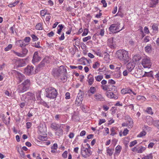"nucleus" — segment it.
I'll use <instances>...</instances> for the list:
<instances>
[{
    "mask_svg": "<svg viewBox=\"0 0 159 159\" xmlns=\"http://www.w3.org/2000/svg\"><path fill=\"white\" fill-rule=\"evenodd\" d=\"M67 71L66 68L62 66H60L58 68L53 69L52 71V74L56 79H59L65 82L67 79Z\"/></svg>",
    "mask_w": 159,
    "mask_h": 159,
    "instance_id": "f257e3e1",
    "label": "nucleus"
},
{
    "mask_svg": "<svg viewBox=\"0 0 159 159\" xmlns=\"http://www.w3.org/2000/svg\"><path fill=\"white\" fill-rule=\"evenodd\" d=\"M116 56L119 60L123 61L125 64H126L131 60L128 51L125 50H119L116 52Z\"/></svg>",
    "mask_w": 159,
    "mask_h": 159,
    "instance_id": "f03ea898",
    "label": "nucleus"
},
{
    "mask_svg": "<svg viewBox=\"0 0 159 159\" xmlns=\"http://www.w3.org/2000/svg\"><path fill=\"white\" fill-rule=\"evenodd\" d=\"M30 85V80L29 79H27L18 86L17 91L19 93H23L29 89Z\"/></svg>",
    "mask_w": 159,
    "mask_h": 159,
    "instance_id": "7ed1b4c3",
    "label": "nucleus"
},
{
    "mask_svg": "<svg viewBox=\"0 0 159 159\" xmlns=\"http://www.w3.org/2000/svg\"><path fill=\"white\" fill-rule=\"evenodd\" d=\"M46 97L50 98H54L57 95V92L56 89L52 87H49L46 89Z\"/></svg>",
    "mask_w": 159,
    "mask_h": 159,
    "instance_id": "20e7f679",
    "label": "nucleus"
},
{
    "mask_svg": "<svg viewBox=\"0 0 159 159\" xmlns=\"http://www.w3.org/2000/svg\"><path fill=\"white\" fill-rule=\"evenodd\" d=\"M81 150L82 155L84 158L90 157L92 154V152L90 149L83 147L81 148Z\"/></svg>",
    "mask_w": 159,
    "mask_h": 159,
    "instance_id": "39448f33",
    "label": "nucleus"
},
{
    "mask_svg": "<svg viewBox=\"0 0 159 159\" xmlns=\"http://www.w3.org/2000/svg\"><path fill=\"white\" fill-rule=\"evenodd\" d=\"M142 64L145 68H150L152 65V63L150 58L147 57L142 59Z\"/></svg>",
    "mask_w": 159,
    "mask_h": 159,
    "instance_id": "423d86ee",
    "label": "nucleus"
},
{
    "mask_svg": "<svg viewBox=\"0 0 159 159\" xmlns=\"http://www.w3.org/2000/svg\"><path fill=\"white\" fill-rule=\"evenodd\" d=\"M13 52L16 55L19 57H24L27 54L28 50L25 48H22L21 51L20 52H16L14 51H13Z\"/></svg>",
    "mask_w": 159,
    "mask_h": 159,
    "instance_id": "0eeeda50",
    "label": "nucleus"
},
{
    "mask_svg": "<svg viewBox=\"0 0 159 159\" xmlns=\"http://www.w3.org/2000/svg\"><path fill=\"white\" fill-rule=\"evenodd\" d=\"M34 67L32 66H28L24 69V73L25 74L30 75L35 73Z\"/></svg>",
    "mask_w": 159,
    "mask_h": 159,
    "instance_id": "6e6552de",
    "label": "nucleus"
},
{
    "mask_svg": "<svg viewBox=\"0 0 159 159\" xmlns=\"http://www.w3.org/2000/svg\"><path fill=\"white\" fill-rule=\"evenodd\" d=\"M109 29L111 32L114 33L118 32L122 30L120 29L119 25L114 24L110 25Z\"/></svg>",
    "mask_w": 159,
    "mask_h": 159,
    "instance_id": "1a4fd4ad",
    "label": "nucleus"
},
{
    "mask_svg": "<svg viewBox=\"0 0 159 159\" xmlns=\"http://www.w3.org/2000/svg\"><path fill=\"white\" fill-rule=\"evenodd\" d=\"M14 61L18 67H22L25 65V61L23 59L18 58L14 59Z\"/></svg>",
    "mask_w": 159,
    "mask_h": 159,
    "instance_id": "9d476101",
    "label": "nucleus"
},
{
    "mask_svg": "<svg viewBox=\"0 0 159 159\" xmlns=\"http://www.w3.org/2000/svg\"><path fill=\"white\" fill-rule=\"evenodd\" d=\"M38 52H35L33 55L32 62L33 63L38 62L41 60V57L38 55Z\"/></svg>",
    "mask_w": 159,
    "mask_h": 159,
    "instance_id": "9b49d317",
    "label": "nucleus"
},
{
    "mask_svg": "<svg viewBox=\"0 0 159 159\" xmlns=\"http://www.w3.org/2000/svg\"><path fill=\"white\" fill-rule=\"evenodd\" d=\"M50 62L49 59L48 57H46L44 58L38 66V68H42L44 67L46 64Z\"/></svg>",
    "mask_w": 159,
    "mask_h": 159,
    "instance_id": "f8f14e48",
    "label": "nucleus"
},
{
    "mask_svg": "<svg viewBox=\"0 0 159 159\" xmlns=\"http://www.w3.org/2000/svg\"><path fill=\"white\" fill-rule=\"evenodd\" d=\"M106 95L108 98H110L116 99L118 98V96L114 94L112 92H106Z\"/></svg>",
    "mask_w": 159,
    "mask_h": 159,
    "instance_id": "ddd939ff",
    "label": "nucleus"
},
{
    "mask_svg": "<svg viewBox=\"0 0 159 159\" xmlns=\"http://www.w3.org/2000/svg\"><path fill=\"white\" fill-rule=\"evenodd\" d=\"M94 98L98 101H102L104 100V97L100 94L96 93L94 95Z\"/></svg>",
    "mask_w": 159,
    "mask_h": 159,
    "instance_id": "4468645a",
    "label": "nucleus"
},
{
    "mask_svg": "<svg viewBox=\"0 0 159 159\" xmlns=\"http://www.w3.org/2000/svg\"><path fill=\"white\" fill-rule=\"evenodd\" d=\"M88 82L89 85H91L94 82V78L93 76L90 74L88 77Z\"/></svg>",
    "mask_w": 159,
    "mask_h": 159,
    "instance_id": "2eb2a0df",
    "label": "nucleus"
},
{
    "mask_svg": "<svg viewBox=\"0 0 159 159\" xmlns=\"http://www.w3.org/2000/svg\"><path fill=\"white\" fill-rule=\"evenodd\" d=\"M17 75L18 79L19 80V83L21 82L25 79V77L23 74L19 72H17Z\"/></svg>",
    "mask_w": 159,
    "mask_h": 159,
    "instance_id": "dca6fc26",
    "label": "nucleus"
},
{
    "mask_svg": "<svg viewBox=\"0 0 159 159\" xmlns=\"http://www.w3.org/2000/svg\"><path fill=\"white\" fill-rule=\"evenodd\" d=\"M131 60L128 62L127 65V68L129 72H130L132 71L134 67V65H133L132 63H130Z\"/></svg>",
    "mask_w": 159,
    "mask_h": 159,
    "instance_id": "f3484780",
    "label": "nucleus"
},
{
    "mask_svg": "<svg viewBox=\"0 0 159 159\" xmlns=\"http://www.w3.org/2000/svg\"><path fill=\"white\" fill-rule=\"evenodd\" d=\"M61 127V125H59L56 123H52L51 125V128L54 129L55 130H57Z\"/></svg>",
    "mask_w": 159,
    "mask_h": 159,
    "instance_id": "a211bd4d",
    "label": "nucleus"
},
{
    "mask_svg": "<svg viewBox=\"0 0 159 159\" xmlns=\"http://www.w3.org/2000/svg\"><path fill=\"white\" fill-rule=\"evenodd\" d=\"M96 91V89L95 87H91L88 91V93H89V96H90L91 95L90 94V93H91L92 94H94Z\"/></svg>",
    "mask_w": 159,
    "mask_h": 159,
    "instance_id": "6ab92c4d",
    "label": "nucleus"
},
{
    "mask_svg": "<svg viewBox=\"0 0 159 159\" xmlns=\"http://www.w3.org/2000/svg\"><path fill=\"white\" fill-rule=\"evenodd\" d=\"M132 90L131 89H123L121 90V92L122 94H125L126 93H129L130 94Z\"/></svg>",
    "mask_w": 159,
    "mask_h": 159,
    "instance_id": "aec40b11",
    "label": "nucleus"
},
{
    "mask_svg": "<svg viewBox=\"0 0 159 159\" xmlns=\"http://www.w3.org/2000/svg\"><path fill=\"white\" fill-rule=\"evenodd\" d=\"M151 1L150 7H155L158 3V0H150Z\"/></svg>",
    "mask_w": 159,
    "mask_h": 159,
    "instance_id": "412c9836",
    "label": "nucleus"
},
{
    "mask_svg": "<svg viewBox=\"0 0 159 159\" xmlns=\"http://www.w3.org/2000/svg\"><path fill=\"white\" fill-rule=\"evenodd\" d=\"M19 46L22 48H25V47L28 45V43H26L23 40H20L19 41Z\"/></svg>",
    "mask_w": 159,
    "mask_h": 159,
    "instance_id": "4be33fe9",
    "label": "nucleus"
},
{
    "mask_svg": "<svg viewBox=\"0 0 159 159\" xmlns=\"http://www.w3.org/2000/svg\"><path fill=\"white\" fill-rule=\"evenodd\" d=\"M153 72L152 71H150L149 72H145V74L143 77L147 76L148 77H152V78H154L153 75Z\"/></svg>",
    "mask_w": 159,
    "mask_h": 159,
    "instance_id": "5701e85b",
    "label": "nucleus"
},
{
    "mask_svg": "<svg viewBox=\"0 0 159 159\" xmlns=\"http://www.w3.org/2000/svg\"><path fill=\"white\" fill-rule=\"evenodd\" d=\"M109 91H116V87L113 85L112 84L109 85Z\"/></svg>",
    "mask_w": 159,
    "mask_h": 159,
    "instance_id": "b1692460",
    "label": "nucleus"
},
{
    "mask_svg": "<svg viewBox=\"0 0 159 159\" xmlns=\"http://www.w3.org/2000/svg\"><path fill=\"white\" fill-rule=\"evenodd\" d=\"M145 147L141 146L138 148V153H141L143 152L146 149Z\"/></svg>",
    "mask_w": 159,
    "mask_h": 159,
    "instance_id": "393cba45",
    "label": "nucleus"
},
{
    "mask_svg": "<svg viewBox=\"0 0 159 159\" xmlns=\"http://www.w3.org/2000/svg\"><path fill=\"white\" fill-rule=\"evenodd\" d=\"M114 149L113 148H107V152L109 156H111L113 153Z\"/></svg>",
    "mask_w": 159,
    "mask_h": 159,
    "instance_id": "a878e982",
    "label": "nucleus"
},
{
    "mask_svg": "<svg viewBox=\"0 0 159 159\" xmlns=\"http://www.w3.org/2000/svg\"><path fill=\"white\" fill-rule=\"evenodd\" d=\"M57 131L55 133L56 135L58 136H60L63 134V130L60 127L58 129Z\"/></svg>",
    "mask_w": 159,
    "mask_h": 159,
    "instance_id": "bb28decb",
    "label": "nucleus"
},
{
    "mask_svg": "<svg viewBox=\"0 0 159 159\" xmlns=\"http://www.w3.org/2000/svg\"><path fill=\"white\" fill-rule=\"evenodd\" d=\"M152 28L154 33H157L158 32V26L157 24H153L152 26Z\"/></svg>",
    "mask_w": 159,
    "mask_h": 159,
    "instance_id": "cd10ccee",
    "label": "nucleus"
},
{
    "mask_svg": "<svg viewBox=\"0 0 159 159\" xmlns=\"http://www.w3.org/2000/svg\"><path fill=\"white\" fill-rule=\"evenodd\" d=\"M146 52H150L151 51L152 47L151 45H147L144 48Z\"/></svg>",
    "mask_w": 159,
    "mask_h": 159,
    "instance_id": "c85d7f7f",
    "label": "nucleus"
},
{
    "mask_svg": "<svg viewBox=\"0 0 159 159\" xmlns=\"http://www.w3.org/2000/svg\"><path fill=\"white\" fill-rule=\"evenodd\" d=\"M35 29L38 30H42L43 28L41 24L40 23L37 24L35 26Z\"/></svg>",
    "mask_w": 159,
    "mask_h": 159,
    "instance_id": "c756f323",
    "label": "nucleus"
},
{
    "mask_svg": "<svg viewBox=\"0 0 159 159\" xmlns=\"http://www.w3.org/2000/svg\"><path fill=\"white\" fill-rule=\"evenodd\" d=\"M58 27H59V29L58 30L57 33L58 34H60L61 31L64 28V26L62 24H60L58 25Z\"/></svg>",
    "mask_w": 159,
    "mask_h": 159,
    "instance_id": "7c9ffc66",
    "label": "nucleus"
},
{
    "mask_svg": "<svg viewBox=\"0 0 159 159\" xmlns=\"http://www.w3.org/2000/svg\"><path fill=\"white\" fill-rule=\"evenodd\" d=\"M121 149L122 148L120 146H117L116 148L115 149L116 152L117 153H119L121 151Z\"/></svg>",
    "mask_w": 159,
    "mask_h": 159,
    "instance_id": "2f4dec72",
    "label": "nucleus"
},
{
    "mask_svg": "<svg viewBox=\"0 0 159 159\" xmlns=\"http://www.w3.org/2000/svg\"><path fill=\"white\" fill-rule=\"evenodd\" d=\"M153 157L152 156V153H150L147 155L146 156H145L142 158V159H151Z\"/></svg>",
    "mask_w": 159,
    "mask_h": 159,
    "instance_id": "473e14b6",
    "label": "nucleus"
},
{
    "mask_svg": "<svg viewBox=\"0 0 159 159\" xmlns=\"http://www.w3.org/2000/svg\"><path fill=\"white\" fill-rule=\"evenodd\" d=\"M146 111L148 114L151 115H152L153 113L152 111V109L151 107H148L146 110Z\"/></svg>",
    "mask_w": 159,
    "mask_h": 159,
    "instance_id": "72a5a7b5",
    "label": "nucleus"
},
{
    "mask_svg": "<svg viewBox=\"0 0 159 159\" xmlns=\"http://www.w3.org/2000/svg\"><path fill=\"white\" fill-rule=\"evenodd\" d=\"M95 78L97 81L99 82L102 79L103 76L101 75H98L97 76H95Z\"/></svg>",
    "mask_w": 159,
    "mask_h": 159,
    "instance_id": "f704fd0d",
    "label": "nucleus"
},
{
    "mask_svg": "<svg viewBox=\"0 0 159 159\" xmlns=\"http://www.w3.org/2000/svg\"><path fill=\"white\" fill-rule=\"evenodd\" d=\"M146 132L145 131H142L138 135V137H141L146 135Z\"/></svg>",
    "mask_w": 159,
    "mask_h": 159,
    "instance_id": "c9c22d12",
    "label": "nucleus"
},
{
    "mask_svg": "<svg viewBox=\"0 0 159 159\" xmlns=\"http://www.w3.org/2000/svg\"><path fill=\"white\" fill-rule=\"evenodd\" d=\"M137 99L138 100H142L143 101H145L146 98L143 96L139 95L137 97Z\"/></svg>",
    "mask_w": 159,
    "mask_h": 159,
    "instance_id": "e433bc0d",
    "label": "nucleus"
},
{
    "mask_svg": "<svg viewBox=\"0 0 159 159\" xmlns=\"http://www.w3.org/2000/svg\"><path fill=\"white\" fill-rule=\"evenodd\" d=\"M99 66L100 63L98 61H97L93 65V67L94 69H97Z\"/></svg>",
    "mask_w": 159,
    "mask_h": 159,
    "instance_id": "4c0bfd02",
    "label": "nucleus"
},
{
    "mask_svg": "<svg viewBox=\"0 0 159 159\" xmlns=\"http://www.w3.org/2000/svg\"><path fill=\"white\" fill-rule=\"evenodd\" d=\"M128 123L129 124V125H127L128 127L131 128L133 126V121L131 120H129L128 121Z\"/></svg>",
    "mask_w": 159,
    "mask_h": 159,
    "instance_id": "58836bf2",
    "label": "nucleus"
},
{
    "mask_svg": "<svg viewBox=\"0 0 159 159\" xmlns=\"http://www.w3.org/2000/svg\"><path fill=\"white\" fill-rule=\"evenodd\" d=\"M150 38L149 36H147L144 38L143 41L147 43L149 41Z\"/></svg>",
    "mask_w": 159,
    "mask_h": 159,
    "instance_id": "ea45409f",
    "label": "nucleus"
},
{
    "mask_svg": "<svg viewBox=\"0 0 159 159\" xmlns=\"http://www.w3.org/2000/svg\"><path fill=\"white\" fill-rule=\"evenodd\" d=\"M12 48V45L10 44L8 46L5 48L4 50L6 51H7L10 50Z\"/></svg>",
    "mask_w": 159,
    "mask_h": 159,
    "instance_id": "a19ab883",
    "label": "nucleus"
},
{
    "mask_svg": "<svg viewBox=\"0 0 159 159\" xmlns=\"http://www.w3.org/2000/svg\"><path fill=\"white\" fill-rule=\"evenodd\" d=\"M31 40L30 38L29 37H27L24 39L23 41H24L25 43H28Z\"/></svg>",
    "mask_w": 159,
    "mask_h": 159,
    "instance_id": "79ce46f5",
    "label": "nucleus"
},
{
    "mask_svg": "<svg viewBox=\"0 0 159 159\" xmlns=\"http://www.w3.org/2000/svg\"><path fill=\"white\" fill-rule=\"evenodd\" d=\"M40 42H38L37 43H35L34 46L37 48H41V47L40 45Z\"/></svg>",
    "mask_w": 159,
    "mask_h": 159,
    "instance_id": "37998d69",
    "label": "nucleus"
},
{
    "mask_svg": "<svg viewBox=\"0 0 159 159\" xmlns=\"http://www.w3.org/2000/svg\"><path fill=\"white\" fill-rule=\"evenodd\" d=\"M102 89L104 90L105 91H109V85H105L103 86L102 85L101 86Z\"/></svg>",
    "mask_w": 159,
    "mask_h": 159,
    "instance_id": "c03bdc74",
    "label": "nucleus"
},
{
    "mask_svg": "<svg viewBox=\"0 0 159 159\" xmlns=\"http://www.w3.org/2000/svg\"><path fill=\"white\" fill-rule=\"evenodd\" d=\"M81 99H79V98L77 99V98L75 101L76 104H77V105H80L81 103Z\"/></svg>",
    "mask_w": 159,
    "mask_h": 159,
    "instance_id": "a18cd8bd",
    "label": "nucleus"
},
{
    "mask_svg": "<svg viewBox=\"0 0 159 159\" xmlns=\"http://www.w3.org/2000/svg\"><path fill=\"white\" fill-rule=\"evenodd\" d=\"M88 29H84L83 33L82 34V36H84L86 35L88 33Z\"/></svg>",
    "mask_w": 159,
    "mask_h": 159,
    "instance_id": "49530a36",
    "label": "nucleus"
},
{
    "mask_svg": "<svg viewBox=\"0 0 159 159\" xmlns=\"http://www.w3.org/2000/svg\"><path fill=\"white\" fill-rule=\"evenodd\" d=\"M137 141L136 140H135L133 141H132L130 143L129 147H132L135 145L136 144H137Z\"/></svg>",
    "mask_w": 159,
    "mask_h": 159,
    "instance_id": "de8ad7c7",
    "label": "nucleus"
},
{
    "mask_svg": "<svg viewBox=\"0 0 159 159\" xmlns=\"http://www.w3.org/2000/svg\"><path fill=\"white\" fill-rule=\"evenodd\" d=\"M31 37L32 38L33 40L34 41H36L39 39V38L37 36L34 34H32L31 35Z\"/></svg>",
    "mask_w": 159,
    "mask_h": 159,
    "instance_id": "09e8293b",
    "label": "nucleus"
},
{
    "mask_svg": "<svg viewBox=\"0 0 159 159\" xmlns=\"http://www.w3.org/2000/svg\"><path fill=\"white\" fill-rule=\"evenodd\" d=\"M91 38V37L90 36H88L87 37L84 38L83 39V41L84 42H85L87 41L88 40L90 39Z\"/></svg>",
    "mask_w": 159,
    "mask_h": 159,
    "instance_id": "8fccbe9b",
    "label": "nucleus"
},
{
    "mask_svg": "<svg viewBox=\"0 0 159 159\" xmlns=\"http://www.w3.org/2000/svg\"><path fill=\"white\" fill-rule=\"evenodd\" d=\"M46 11L45 10H43L41 11V15L42 16H44L46 14Z\"/></svg>",
    "mask_w": 159,
    "mask_h": 159,
    "instance_id": "3c124183",
    "label": "nucleus"
},
{
    "mask_svg": "<svg viewBox=\"0 0 159 159\" xmlns=\"http://www.w3.org/2000/svg\"><path fill=\"white\" fill-rule=\"evenodd\" d=\"M104 29H101L99 33H98V35H100L101 36H103L104 35Z\"/></svg>",
    "mask_w": 159,
    "mask_h": 159,
    "instance_id": "603ef678",
    "label": "nucleus"
},
{
    "mask_svg": "<svg viewBox=\"0 0 159 159\" xmlns=\"http://www.w3.org/2000/svg\"><path fill=\"white\" fill-rule=\"evenodd\" d=\"M19 153L20 154V156L23 158H25V153L24 152H23V151L21 150L20 151V152Z\"/></svg>",
    "mask_w": 159,
    "mask_h": 159,
    "instance_id": "864d4df0",
    "label": "nucleus"
},
{
    "mask_svg": "<svg viewBox=\"0 0 159 159\" xmlns=\"http://www.w3.org/2000/svg\"><path fill=\"white\" fill-rule=\"evenodd\" d=\"M154 145V143H153L151 142L150 143L148 146V148H152L153 147V146Z\"/></svg>",
    "mask_w": 159,
    "mask_h": 159,
    "instance_id": "5fc2aeb1",
    "label": "nucleus"
},
{
    "mask_svg": "<svg viewBox=\"0 0 159 159\" xmlns=\"http://www.w3.org/2000/svg\"><path fill=\"white\" fill-rule=\"evenodd\" d=\"M106 122V120L104 119H100L98 123L99 125H101L102 123H105Z\"/></svg>",
    "mask_w": 159,
    "mask_h": 159,
    "instance_id": "6e6d98bb",
    "label": "nucleus"
},
{
    "mask_svg": "<svg viewBox=\"0 0 159 159\" xmlns=\"http://www.w3.org/2000/svg\"><path fill=\"white\" fill-rule=\"evenodd\" d=\"M67 151H65L62 154V157L64 158H66L67 156Z\"/></svg>",
    "mask_w": 159,
    "mask_h": 159,
    "instance_id": "4d7b16f0",
    "label": "nucleus"
},
{
    "mask_svg": "<svg viewBox=\"0 0 159 159\" xmlns=\"http://www.w3.org/2000/svg\"><path fill=\"white\" fill-rule=\"evenodd\" d=\"M101 2L103 4L104 7H105L107 6V3L105 0H102Z\"/></svg>",
    "mask_w": 159,
    "mask_h": 159,
    "instance_id": "13d9d810",
    "label": "nucleus"
},
{
    "mask_svg": "<svg viewBox=\"0 0 159 159\" xmlns=\"http://www.w3.org/2000/svg\"><path fill=\"white\" fill-rule=\"evenodd\" d=\"M128 132L129 130L127 129H125L123 132V135H126L128 134Z\"/></svg>",
    "mask_w": 159,
    "mask_h": 159,
    "instance_id": "bf43d9fd",
    "label": "nucleus"
},
{
    "mask_svg": "<svg viewBox=\"0 0 159 159\" xmlns=\"http://www.w3.org/2000/svg\"><path fill=\"white\" fill-rule=\"evenodd\" d=\"M57 143H54L53 144V146L52 147L51 149H54L57 150Z\"/></svg>",
    "mask_w": 159,
    "mask_h": 159,
    "instance_id": "052dcab7",
    "label": "nucleus"
},
{
    "mask_svg": "<svg viewBox=\"0 0 159 159\" xmlns=\"http://www.w3.org/2000/svg\"><path fill=\"white\" fill-rule=\"evenodd\" d=\"M144 30L145 33H146L148 34V33H149V30H148V28H147V27H146V26H145L144 27Z\"/></svg>",
    "mask_w": 159,
    "mask_h": 159,
    "instance_id": "680f3d73",
    "label": "nucleus"
},
{
    "mask_svg": "<svg viewBox=\"0 0 159 159\" xmlns=\"http://www.w3.org/2000/svg\"><path fill=\"white\" fill-rule=\"evenodd\" d=\"M108 83L111 84H114L115 83V82L112 79L109 80L108 81Z\"/></svg>",
    "mask_w": 159,
    "mask_h": 159,
    "instance_id": "e2e57ef3",
    "label": "nucleus"
},
{
    "mask_svg": "<svg viewBox=\"0 0 159 159\" xmlns=\"http://www.w3.org/2000/svg\"><path fill=\"white\" fill-rule=\"evenodd\" d=\"M70 93L68 92H67L66 93V99H69L70 98Z\"/></svg>",
    "mask_w": 159,
    "mask_h": 159,
    "instance_id": "0e129e2a",
    "label": "nucleus"
},
{
    "mask_svg": "<svg viewBox=\"0 0 159 159\" xmlns=\"http://www.w3.org/2000/svg\"><path fill=\"white\" fill-rule=\"evenodd\" d=\"M64 33H63L61 34V36L59 38V39L60 40H62L64 39Z\"/></svg>",
    "mask_w": 159,
    "mask_h": 159,
    "instance_id": "69168bd1",
    "label": "nucleus"
},
{
    "mask_svg": "<svg viewBox=\"0 0 159 159\" xmlns=\"http://www.w3.org/2000/svg\"><path fill=\"white\" fill-rule=\"evenodd\" d=\"M54 34V33L53 31H51L48 34V35L49 37H52Z\"/></svg>",
    "mask_w": 159,
    "mask_h": 159,
    "instance_id": "338daca9",
    "label": "nucleus"
},
{
    "mask_svg": "<svg viewBox=\"0 0 159 159\" xmlns=\"http://www.w3.org/2000/svg\"><path fill=\"white\" fill-rule=\"evenodd\" d=\"M74 136V134L73 133H70L69 135V137L70 139H72Z\"/></svg>",
    "mask_w": 159,
    "mask_h": 159,
    "instance_id": "774afa93",
    "label": "nucleus"
}]
</instances>
